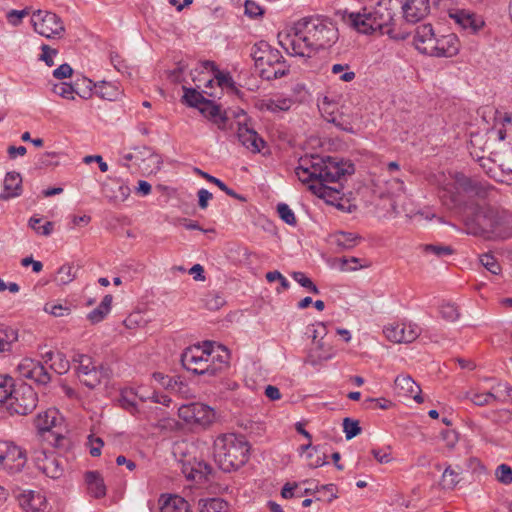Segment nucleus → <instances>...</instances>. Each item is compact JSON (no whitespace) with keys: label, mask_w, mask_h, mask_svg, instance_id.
I'll return each instance as SVG.
<instances>
[{"label":"nucleus","mask_w":512,"mask_h":512,"mask_svg":"<svg viewBox=\"0 0 512 512\" xmlns=\"http://www.w3.org/2000/svg\"><path fill=\"white\" fill-rule=\"evenodd\" d=\"M355 173V165L343 158L334 156L310 155L301 157L295 174L298 179L308 184V189L325 200L329 205H334L342 200L341 188L330 187L329 183L340 182L346 175Z\"/></svg>","instance_id":"obj_1"},{"label":"nucleus","mask_w":512,"mask_h":512,"mask_svg":"<svg viewBox=\"0 0 512 512\" xmlns=\"http://www.w3.org/2000/svg\"><path fill=\"white\" fill-rule=\"evenodd\" d=\"M401 4L399 0H381L372 11L368 13H348V21L353 28L363 34H371L379 31L387 34L395 40H405L409 32L396 27L395 17L400 13Z\"/></svg>","instance_id":"obj_2"},{"label":"nucleus","mask_w":512,"mask_h":512,"mask_svg":"<svg viewBox=\"0 0 512 512\" xmlns=\"http://www.w3.org/2000/svg\"><path fill=\"white\" fill-rule=\"evenodd\" d=\"M213 448L214 460L224 472L238 470L250 458L251 446L241 434H222L215 439Z\"/></svg>","instance_id":"obj_3"},{"label":"nucleus","mask_w":512,"mask_h":512,"mask_svg":"<svg viewBox=\"0 0 512 512\" xmlns=\"http://www.w3.org/2000/svg\"><path fill=\"white\" fill-rule=\"evenodd\" d=\"M298 34L303 35L302 41L307 47H315L317 51L330 48L338 40V29L333 22L324 16L313 15L304 17L295 23Z\"/></svg>","instance_id":"obj_4"},{"label":"nucleus","mask_w":512,"mask_h":512,"mask_svg":"<svg viewBox=\"0 0 512 512\" xmlns=\"http://www.w3.org/2000/svg\"><path fill=\"white\" fill-rule=\"evenodd\" d=\"M212 343L206 341L204 349L200 346L186 348L181 355L183 367L198 375L216 376L221 373V367H216L215 363L208 364L209 357L214 353Z\"/></svg>","instance_id":"obj_5"},{"label":"nucleus","mask_w":512,"mask_h":512,"mask_svg":"<svg viewBox=\"0 0 512 512\" xmlns=\"http://www.w3.org/2000/svg\"><path fill=\"white\" fill-rule=\"evenodd\" d=\"M38 396L31 385L19 381L7 402V409L11 414L27 415L37 406Z\"/></svg>","instance_id":"obj_6"},{"label":"nucleus","mask_w":512,"mask_h":512,"mask_svg":"<svg viewBox=\"0 0 512 512\" xmlns=\"http://www.w3.org/2000/svg\"><path fill=\"white\" fill-rule=\"evenodd\" d=\"M497 208L492 206H476L465 219V225L468 233L474 236H482L491 239L493 219Z\"/></svg>","instance_id":"obj_7"},{"label":"nucleus","mask_w":512,"mask_h":512,"mask_svg":"<svg viewBox=\"0 0 512 512\" xmlns=\"http://www.w3.org/2000/svg\"><path fill=\"white\" fill-rule=\"evenodd\" d=\"M31 24L36 33L48 39L60 37L65 31L62 19L49 11H34L31 16Z\"/></svg>","instance_id":"obj_8"},{"label":"nucleus","mask_w":512,"mask_h":512,"mask_svg":"<svg viewBox=\"0 0 512 512\" xmlns=\"http://www.w3.org/2000/svg\"><path fill=\"white\" fill-rule=\"evenodd\" d=\"M27 462L26 451L13 442L0 441V468L10 474L19 473Z\"/></svg>","instance_id":"obj_9"},{"label":"nucleus","mask_w":512,"mask_h":512,"mask_svg":"<svg viewBox=\"0 0 512 512\" xmlns=\"http://www.w3.org/2000/svg\"><path fill=\"white\" fill-rule=\"evenodd\" d=\"M178 416L187 424L206 428L213 423L215 412L206 404L193 402L180 406Z\"/></svg>","instance_id":"obj_10"},{"label":"nucleus","mask_w":512,"mask_h":512,"mask_svg":"<svg viewBox=\"0 0 512 512\" xmlns=\"http://www.w3.org/2000/svg\"><path fill=\"white\" fill-rule=\"evenodd\" d=\"M303 35L298 34L295 29V24L291 29V33L278 34L279 44L292 56H299L303 58H311L318 51L315 47H307V43L302 41Z\"/></svg>","instance_id":"obj_11"},{"label":"nucleus","mask_w":512,"mask_h":512,"mask_svg":"<svg viewBox=\"0 0 512 512\" xmlns=\"http://www.w3.org/2000/svg\"><path fill=\"white\" fill-rule=\"evenodd\" d=\"M17 369L23 378L30 379L39 386H46L51 381V374L41 361L25 358Z\"/></svg>","instance_id":"obj_12"},{"label":"nucleus","mask_w":512,"mask_h":512,"mask_svg":"<svg viewBox=\"0 0 512 512\" xmlns=\"http://www.w3.org/2000/svg\"><path fill=\"white\" fill-rule=\"evenodd\" d=\"M454 180L457 188L462 190L469 197L484 199L493 188L488 182L468 177L464 173H456Z\"/></svg>","instance_id":"obj_13"},{"label":"nucleus","mask_w":512,"mask_h":512,"mask_svg":"<svg viewBox=\"0 0 512 512\" xmlns=\"http://www.w3.org/2000/svg\"><path fill=\"white\" fill-rule=\"evenodd\" d=\"M383 333L394 343H411L420 335V329L415 324L396 323L385 326Z\"/></svg>","instance_id":"obj_14"},{"label":"nucleus","mask_w":512,"mask_h":512,"mask_svg":"<svg viewBox=\"0 0 512 512\" xmlns=\"http://www.w3.org/2000/svg\"><path fill=\"white\" fill-rule=\"evenodd\" d=\"M459 51V40L455 34L443 35L435 38L432 46L422 48L423 54L437 57H452Z\"/></svg>","instance_id":"obj_15"},{"label":"nucleus","mask_w":512,"mask_h":512,"mask_svg":"<svg viewBox=\"0 0 512 512\" xmlns=\"http://www.w3.org/2000/svg\"><path fill=\"white\" fill-rule=\"evenodd\" d=\"M400 12L407 23L415 24L423 20L430 12L428 0H399Z\"/></svg>","instance_id":"obj_16"},{"label":"nucleus","mask_w":512,"mask_h":512,"mask_svg":"<svg viewBox=\"0 0 512 512\" xmlns=\"http://www.w3.org/2000/svg\"><path fill=\"white\" fill-rule=\"evenodd\" d=\"M36 466L38 470L52 479L60 478L64 472L63 461L54 452H41L36 457Z\"/></svg>","instance_id":"obj_17"},{"label":"nucleus","mask_w":512,"mask_h":512,"mask_svg":"<svg viewBox=\"0 0 512 512\" xmlns=\"http://www.w3.org/2000/svg\"><path fill=\"white\" fill-rule=\"evenodd\" d=\"M449 16L462 29L468 30L472 34L477 33L485 25V22L480 15L468 10L456 9L454 11H450Z\"/></svg>","instance_id":"obj_18"},{"label":"nucleus","mask_w":512,"mask_h":512,"mask_svg":"<svg viewBox=\"0 0 512 512\" xmlns=\"http://www.w3.org/2000/svg\"><path fill=\"white\" fill-rule=\"evenodd\" d=\"M130 188L121 179L108 178L102 184V193L109 202L120 203L125 201L130 195Z\"/></svg>","instance_id":"obj_19"},{"label":"nucleus","mask_w":512,"mask_h":512,"mask_svg":"<svg viewBox=\"0 0 512 512\" xmlns=\"http://www.w3.org/2000/svg\"><path fill=\"white\" fill-rule=\"evenodd\" d=\"M237 136L241 144L253 153L261 152L265 145L263 138L246 122H238Z\"/></svg>","instance_id":"obj_20"},{"label":"nucleus","mask_w":512,"mask_h":512,"mask_svg":"<svg viewBox=\"0 0 512 512\" xmlns=\"http://www.w3.org/2000/svg\"><path fill=\"white\" fill-rule=\"evenodd\" d=\"M491 239H507L512 237V213L497 209L493 219Z\"/></svg>","instance_id":"obj_21"},{"label":"nucleus","mask_w":512,"mask_h":512,"mask_svg":"<svg viewBox=\"0 0 512 512\" xmlns=\"http://www.w3.org/2000/svg\"><path fill=\"white\" fill-rule=\"evenodd\" d=\"M84 480L87 486L88 493L92 497L100 499L106 496V485L99 471L85 472Z\"/></svg>","instance_id":"obj_22"},{"label":"nucleus","mask_w":512,"mask_h":512,"mask_svg":"<svg viewBox=\"0 0 512 512\" xmlns=\"http://www.w3.org/2000/svg\"><path fill=\"white\" fill-rule=\"evenodd\" d=\"M4 191L0 193V200L6 201L21 195L22 178L17 172H8L4 179Z\"/></svg>","instance_id":"obj_23"},{"label":"nucleus","mask_w":512,"mask_h":512,"mask_svg":"<svg viewBox=\"0 0 512 512\" xmlns=\"http://www.w3.org/2000/svg\"><path fill=\"white\" fill-rule=\"evenodd\" d=\"M109 379L110 369L101 364L79 378V381L89 389H95L103 381H108Z\"/></svg>","instance_id":"obj_24"},{"label":"nucleus","mask_w":512,"mask_h":512,"mask_svg":"<svg viewBox=\"0 0 512 512\" xmlns=\"http://www.w3.org/2000/svg\"><path fill=\"white\" fill-rule=\"evenodd\" d=\"M199 112L217 124L220 129H224L228 117L226 113H221L220 106L215 104L212 100L207 99L204 104L200 106Z\"/></svg>","instance_id":"obj_25"},{"label":"nucleus","mask_w":512,"mask_h":512,"mask_svg":"<svg viewBox=\"0 0 512 512\" xmlns=\"http://www.w3.org/2000/svg\"><path fill=\"white\" fill-rule=\"evenodd\" d=\"M435 33L431 24H423L415 30L414 44L418 51L422 53V48H429L435 41Z\"/></svg>","instance_id":"obj_26"},{"label":"nucleus","mask_w":512,"mask_h":512,"mask_svg":"<svg viewBox=\"0 0 512 512\" xmlns=\"http://www.w3.org/2000/svg\"><path fill=\"white\" fill-rule=\"evenodd\" d=\"M331 243L336 245L340 250H350L357 246L362 237L356 233L337 231L330 236Z\"/></svg>","instance_id":"obj_27"},{"label":"nucleus","mask_w":512,"mask_h":512,"mask_svg":"<svg viewBox=\"0 0 512 512\" xmlns=\"http://www.w3.org/2000/svg\"><path fill=\"white\" fill-rule=\"evenodd\" d=\"M466 397L477 406L489 405L495 402L496 399L503 398L502 385L498 383L496 386L492 387L491 391L485 393H467Z\"/></svg>","instance_id":"obj_28"},{"label":"nucleus","mask_w":512,"mask_h":512,"mask_svg":"<svg viewBox=\"0 0 512 512\" xmlns=\"http://www.w3.org/2000/svg\"><path fill=\"white\" fill-rule=\"evenodd\" d=\"M71 363L74 366L78 379L98 366L91 356L80 352H74L71 357Z\"/></svg>","instance_id":"obj_29"},{"label":"nucleus","mask_w":512,"mask_h":512,"mask_svg":"<svg viewBox=\"0 0 512 512\" xmlns=\"http://www.w3.org/2000/svg\"><path fill=\"white\" fill-rule=\"evenodd\" d=\"M113 297L110 294H107L103 297L101 303L88 313L87 319L92 324H97L105 319V317L109 314L111 310Z\"/></svg>","instance_id":"obj_30"},{"label":"nucleus","mask_w":512,"mask_h":512,"mask_svg":"<svg viewBox=\"0 0 512 512\" xmlns=\"http://www.w3.org/2000/svg\"><path fill=\"white\" fill-rule=\"evenodd\" d=\"M325 120L331 124H333L336 128L341 131L354 134L355 130L353 128L351 116L346 115L344 113H335L330 112L325 116Z\"/></svg>","instance_id":"obj_31"},{"label":"nucleus","mask_w":512,"mask_h":512,"mask_svg":"<svg viewBox=\"0 0 512 512\" xmlns=\"http://www.w3.org/2000/svg\"><path fill=\"white\" fill-rule=\"evenodd\" d=\"M261 46L265 49L264 52H266V54L260 57V65L258 66L260 71L262 68L277 67V65L284 60L281 52L278 49L272 48L270 44H261Z\"/></svg>","instance_id":"obj_32"},{"label":"nucleus","mask_w":512,"mask_h":512,"mask_svg":"<svg viewBox=\"0 0 512 512\" xmlns=\"http://www.w3.org/2000/svg\"><path fill=\"white\" fill-rule=\"evenodd\" d=\"M94 88L97 96L109 101L116 100L121 94L118 87L111 82L100 81L94 84Z\"/></svg>","instance_id":"obj_33"},{"label":"nucleus","mask_w":512,"mask_h":512,"mask_svg":"<svg viewBox=\"0 0 512 512\" xmlns=\"http://www.w3.org/2000/svg\"><path fill=\"white\" fill-rule=\"evenodd\" d=\"M395 388L399 389L403 395L412 396L414 393H421L420 386L408 375H399L396 377Z\"/></svg>","instance_id":"obj_34"},{"label":"nucleus","mask_w":512,"mask_h":512,"mask_svg":"<svg viewBox=\"0 0 512 512\" xmlns=\"http://www.w3.org/2000/svg\"><path fill=\"white\" fill-rule=\"evenodd\" d=\"M161 512H190L189 503L181 496H170L161 506Z\"/></svg>","instance_id":"obj_35"},{"label":"nucleus","mask_w":512,"mask_h":512,"mask_svg":"<svg viewBox=\"0 0 512 512\" xmlns=\"http://www.w3.org/2000/svg\"><path fill=\"white\" fill-rule=\"evenodd\" d=\"M17 339L18 332L16 329L4 324L0 325V352L9 351L12 343Z\"/></svg>","instance_id":"obj_36"},{"label":"nucleus","mask_w":512,"mask_h":512,"mask_svg":"<svg viewBox=\"0 0 512 512\" xmlns=\"http://www.w3.org/2000/svg\"><path fill=\"white\" fill-rule=\"evenodd\" d=\"M200 512H228V503L221 498H208L199 501Z\"/></svg>","instance_id":"obj_37"},{"label":"nucleus","mask_w":512,"mask_h":512,"mask_svg":"<svg viewBox=\"0 0 512 512\" xmlns=\"http://www.w3.org/2000/svg\"><path fill=\"white\" fill-rule=\"evenodd\" d=\"M17 384L11 376L0 374V403L7 404Z\"/></svg>","instance_id":"obj_38"},{"label":"nucleus","mask_w":512,"mask_h":512,"mask_svg":"<svg viewBox=\"0 0 512 512\" xmlns=\"http://www.w3.org/2000/svg\"><path fill=\"white\" fill-rule=\"evenodd\" d=\"M56 411L54 410H48L44 413L38 414L37 418L35 419V426L39 430V432H49L51 428L55 425L56 417H55Z\"/></svg>","instance_id":"obj_39"},{"label":"nucleus","mask_w":512,"mask_h":512,"mask_svg":"<svg viewBox=\"0 0 512 512\" xmlns=\"http://www.w3.org/2000/svg\"><path fill=\"white\" fill-rule=\"evenodd\" d=\"M184 95H183V102L193 108H200L201 105L204 104V102L207 100L201 92H199L195 88H187L183 87Z\"/></svg>","instance_id":"obj_40"},{"label":"nucleus","mask_w":512,"mask_h":512,"mask_svg":"<svg viewBox=\"0 0 512 512\" xmlns=\"http://www.w3.org/2000/svg\"><path fill=\"white\" fill-rule=\"evenodd\" d=\"M289 73V65L286 64L285 59L282 60L277 67L262 68L261 77L265 80H274L282 78Z\"/></svg>","instance_id":"obj_41"},{"label":"nucleus","mask_w":512,"mask_h":512,"mask_svg":"<svg viewBox=\"0 0 512 512\" xmlns=\"http://www.w3.org/2000/svg\"><path fill=\"white\" fill-rule=\"evenodd\" d=\"M94 84L92 80L83 77L82 79H77L74 82V94H77L83 99H89L93 94Z\"/></svg>","instance_id":"obj_42"},{"label":"nucleus","mask_w":512,"mask_h":512,"mask_svg":"<svg viewBox=\"0 0 512 512\" xmlns=\"http://www.w3.org/2000/svg\"><path fill=\"white\" fill-rule=\"evenodd\" d=\"M118 402L123 409L131 413L137 410L136 394L133 389L122 390Z\"/></svg>","instance_id":"obj_43"},{"label":"nucleus","mask_w":512,"mask_h":512,"mask_svg":"<svg viewBox=\"0 0 512 512\" xmlns=\"http://www.w3.org/2000/svg\"><path fill=\"white\" fill-rule=\"evenodd\" d=\"M423 251L427 254H433L438 258H444L454 254L455 250L449 245L443 244H426L423 246Z\"/></svg>","instance_id":"obj_44"},{"label":"nucleus","mask_w":512,"mask_h":512,"mask_svg":"<svg viewBox=\"0 0 512 512\" xmlns=\"http://www.w3.org/2000/svg\"><path fill=\"white\" fill-rule=\"evenodd\" d=\"M459 482V473L452 469L451 466L446 467L441 478L443 488L453 490Z\"/></svg>","instance_id":"obj_45"},{"label":"nucleus","mask_w":512,"mask_h":512,"mask_svg":"<svg viewBox=\"0 0 512 512\" xmlns=\"http://www.w3.org/2000/svg\"><path fill=\"white\" fill-rule=\"evenodd\" d=\"M212 471V466L204 461L197 462V466L192 467L190 472H187L186 469L183 470L188 479H195L197 475H199L200 478H207L208 475L212 474Z\"/></svg>","instance_id":"obj_46"},{"label":"nucleus","mask_w":512,"mask_h":512,"mask_svg":"<svg viewBox=\"0 0 512 512\" xmlns=\"http://www.w3.org/2000/svg\"><path fill=\"white\" fill-rule=\"evenodd\" d=\"M76 271L77 270H74V268L71 265L64 264L58 269L55 280L60 285L69 284L76 278Z\"/></svg>","instance_id":"obj_47"},{"label":"nucleus","mask_w":512,"mask_h":512,"mask_svg":"<svg viewBox=\"0 0 512 512\" xmlns=\"http://www.w3.org/2000/svg\"><path fill=\"white\" fill-rule=\"evenodd\" d=\"M291 277L303 288L307 289L310 293L319 294L320 291L314 282L306 276L305 273L295 271L291 273Z\"/></svg>","instance_id":"obj_48"},{"label":"nucleus","mask_w":512,"mask_h":512,"mask_svg":"<svg viewBox=\"0 0 512 512\" xmlns=\"http://www.w3.org/2000/svg\"><path fill=\"white\" fill-rule=\"evenodd\" d=\"M41 222H42L41 218L31 217L28 225L37 234L49 236L53 231V227H54L53 222L47 221L43 225H40Z\"/></svg>","instance_id":"obj_49"},{"label":"nucleus","mask_w":512,"mask_h":512,"mask_svg":"<svg viewBox=\"0 0 512 512\" xmlns=\"http://www.w3.org/2000/svg\"><path fill=\"white\" fill-rule=\"evenodd\" d=\"M324 344L321 342L317 343L316 349L311 350L308 355L307 362L313 366L317 365L322 360H328L332 357V354L323 350Z\"/></svg>","instance_id":"obj_50"},{"label":"nucleus","mask_w":512,"mask_h":512,"mask_svg":"<svg viewBox=\"0 0 512 512\" xmlns=\"http://www.w3.org/2000/svg\"><path fill=\"white\" fill-rule=\"evenodd\" d=\"M343 431L347 440L359 435L362 431L359 421L352 418L346 417L343 420Z\"/></svg>","instance_id":"obj_51"},{"label":"nucleus","mask_w":512,"mask_h":512,"mask_svg":"<svg viewBox=\"0 0 512 512\" xmlns=\"http://www.w3.org/2000/svg\"><path fill=\"white\" fill-rule=\"evenodd\" d=\"M71 367L70 361L67 359L66 355L62 352H57L53 363L50 368L53 369L58 374H65L69 371Z\"/></svg>","instance_id":"obj_52"},{"label":"nucleus","mask_w":512,"mask_h":512,"mask_svg":"<svg viewBox=\"0 0 512 512\" xmlns=\"http://www.w3.org/2000/svg\"><path fill=\"white\" fill-rule=\"evenodd\" d=\"M277 212L280 219L286 224L290 226H295L297 224V219L294 212L286 203H279L277 205Z\"/></svg>","instance_id":"obj_53"},{"label":"nucleus","mask_w":512,"mask_h":512,"mask_svg":"<svg viewBox=\"0 0 512 512\" xmlns=\"http://www.w3.org/2000/svg\"><path fill=\"white\" fill-rule=\"evenodd\" d=\"M214 78L216 79L217 84L220 87H227L231 91L235 92L236 94L240 93V91L236 87V84H235L233 78L231 77V75L229 73H224L220 70H217V72L214 74Z\"/></svg>","instance_id":"obj_54"},{"label":"nucleus","mask_w":512,"mask_h":512,"mask_svg":"<svg viewBox=\"0 0 512 512\" xmlns=\"http://www.w3.org/2000/svg\"><path fill=\"white\" fill-rule=\"evenodd\" d=\"M321 491H331V496L328 498V502H332L334 499L338 498V495H337V487L335 484H325V485H316L314 488H306L304 489V491L301 493L300 496L302 495H312V494H315L316 492H321Z\"/></svg>","instance_id":"obj_55"},{"label":"nucleus","mask_w":512,"mask_h":512,"mask_svg":"<svg viewBox=\"0 0 512 512\" xmlns=\"http://www.w3.org/2000/svg\"><path fill=\"white\" fill-rule=\"evenodd\" d=\"M480 263L492 274L498 275L501 273V266L497 259L491 254H483L480 256Z\"/></svg>","instance_id":"obj_56"},{"label":"nucleus","mask_w":512,"mask_h":512,"mask_svg":"<svg viewBox=\"0 0 512 512\" xmlns=\"http://www.w3.org/2000/svg\"><path fill=\"white\" fill-rule=\"evenodd\" d=\"M30 14V8L26 7L22 10H10L6 14V19L8 23L14 27L19 26L22 23L24 17Z\"/></svg>","instance_id":"obj_57"},{"label":"nucleus","mask_w":512,"mask_h":512,"mask_svg":"<svg viewBox=\"0 0 512 512\" xmlns=\"http://www.w3.org/2000/svg\"><path fill=\"white\" fill-rule=\"evenodd\" d=\"M52 91L65 99H74V84L62 82L59 84H54Z\"/></svg>","instance_id":"obj_58"},{"label":"nucleus","mask_w":512,"mask_h":512,"mask_svg":"<svg viewBox=\"0 0 512 512\" xmlns=\"http://www.w3.org/2000/svg\"><path fill=\"white\" fill-rule=\"evenodd\" d=\"M440 313L443 319L454 322L459 318L458 307L453 303H444L440 307Z\"/></svg>","instance_id":"obj_59"},{"label":"nucleus","mask_w":512,"mask_h":512,"mask_svg":"<svg viewBox=\"0 0 512 512\" xmlns=\"http://www.w3.org/2000/svg\"><path fill=\"white\" fill-rule=\"evenodd\" d=\"M496 478L499 482L508 485L512 483V468L507 464H501L496 469Z\"/></svg>","instance_id":"obj_60"},{"label":"nucleus","mask_w":512,"mask_h":512,"mask_svg":"<svg viewBox=\"0 0 512 512\" xmlns=\"http://www.w3.org/2000/svg\"><path fill=\"white\" fill-rule=\"evenodd\" d=\"M59 153L56 152H46L42 154L38 159V166L40 168H46L50 166H57L59 164L58 158Z\"/></svg>","instance_id":"obj_61"},{"label":"nucleus","mask_w":512,"mask_h":512,"mask_svg":"<svg viewBox=\"0 0 512 512\" xmlns=\"http://www.w3.org/2000/svg\"><path fill=\"white\" fill-rule=\"evenodd\" d=\"M42 54L39 57V60L44 61L48 67H52L54 65L53 56L58 54V50L51 48L47 44H42L41 46Z\"/></svg>","instance_id":"obj_62"},{"label":"nucleus","mask_w":512,"mask_h":512,"mask_svg":"<svg viewBox=\"0 0 512 512\" xmlns=\"http://www.w3.org/2000/svg\"><path fill=\"white\" fill-rule=\"evenodd\" d=\"M44 310L56 317H62L70 313V308L62 304L46 303Z\"/></svg>","instance_id":"obj_63"},{"label":"nucleus","mask_w":512,"mask_h":512,"mask_svg":"<svg viewBox=\"0 0 512 512\" xmlns=\"http://www.w3.org/2000/svg\"><path fill=\"white\" fill-rule=\"evenodd\" d=\"M245 14L250 18H257L264 14V10L261 6L252 0H246L245 2Z\"/></svg>","instance_id":"obj_64"}]
</instances>
